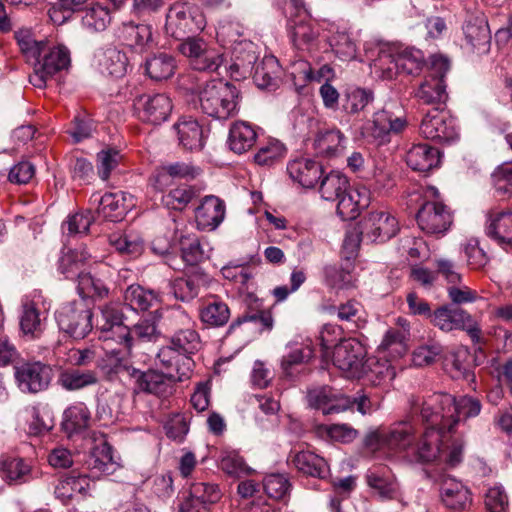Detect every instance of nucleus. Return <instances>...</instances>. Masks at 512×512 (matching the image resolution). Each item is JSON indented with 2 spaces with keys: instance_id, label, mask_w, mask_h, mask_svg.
Returning a JSON list of instances; mask_svg holds the SVG:
<instances>
[{
  "instance_id": "1",
  "label": "nucleus",
  "mask_w": 512,
  "mask_h": 512,
  "mask_svg": "<svg viewBox=\"0 0 512 512\" xmlns=\"http://www.w3.org/2000/svg\"><path fill=\"white\" fill-rule=\"evenodd\" d=\"M453 410V396L448 393H433L427 396L411 395L408 399V417L420 419L426 426L454 431L455 421L449 420L448 413Z\"/></svg>"
},
{
  "instance_id": "2",
  "label": "nucleus",
  "mask_w": 512,
  "mask_h": 512,
  "mask_svg": "<svg viewBox=\"0 0 512 512\" xmlns=\"http://www.w3.org/2000/svg\"><path fill=\"white\" fill-rule=\"evenodd\" d=\"M240 90L229 82L213 80L199 88L198 101L201 111L218 120H227L238 113Z\"/></svg>"
},
{
  "instance_id": "3",
  "label": "nucleus",
  "mask_w": 512,
  "mask_h": 512,
  "mask_svg": "<svg viewBox=\"0 0 512 512\" xmlns=\"http://www.w3.org/2000/svg\"><path fill=\"white\" fill-rule=\"evenodd\" d=\"M206 26V17L201 8L190 2L173 3L167 14L165 32L181 42L194 38Z\"/></svg>"
},
{
  "instance_id": "4",
  "label": "nucleus",
  "mask_w": 512,
  "mask_h": 512,
  "mask_svg": "<svg viewBox=\"0 0 512 512\" xmlns=\"http://www.w3.org/2000/svg\"><path fill=\"white\" fill-rule=\"evenodd\" d=\"M170 344L177 354L192 355L201 347V339L192 318L180 306L168 311L164 319Z\"/></svg>"
},
{
  "instance_id": "5",
  "label": "nucleus",
  "mask_w": 512,
  "mask_h": 512,
  "mask_svg": "<svg viewBox=\"0 0 512 512\" xmlns=\"http://www.w3.org/2000/svg\"><path fill=\"white\" fill-rule=\"evenodd\" d=\"M93 313L84 301H72L56 311V322L61 331L74 339L85 338L93 328Z\"/></svg>"
},
{
  "instance_id": "6",
  "label": "nucleus",
  "mask_w": 512,
  "mask_h": 512,
  "mask_svg": "<svg viewBox=\"0 0 512 512\" xmlns=\"http://www.w3.org/2000/svg\"><path fill=\"white\" fill-rule=\"evenodd\" d=\"M178 50L189 58L191 66L198 71L216 72L223 64V55L200 37L181 42Z\"/></svg>"
},
{
  "instance_id": "7",
  "label": "nucleus",
  "mask_w": 512,
  "mask_h": 512,
  "mask_svg": "<svg viewBox=\"0 0 512 512\" xmlns=\"http://www.w3.org/2000/svg\"><path fill=\"white\" fill-rule=\"evenodd\" d=\"M420 134L432 141L450 143L458 138L455 120L439 108L427 111L419 127Z\"/></svg>"
},
{
  "instance_id": "8",
  "label": "nucleus",
  "mask_w": 512,
  "mask_h": 512,
  "mask_svg": "<svg viewBox=\"0 0 512 512\" xmlns=\"http://www.w3.org/2000/svg\"><path fill=\"white\" fill-rule=\"evenodd\" d=\"M138 118L153 125L166 121L172 112V101L164 93H143L133 100Z\"/></svg>"
},
{
  "instance_id": "9",
  "label": "nucleus",
  "mask_w": 512,
  "mask_h": 512,
  "mask_svg": "<svg viewBox=\"0 0 512 512\" xmlns=\"http://www.w3.org/2000/svg\"><path fill=\"white\" fill-rule=\"evenodd\" d=\"M365 354V349L359 341L348 339L334 346L332 360L334 366L348 377L362 378Z\"/></svg>"
},
{
  "instance_id": "10",
  "label": "nucleus",
  "mask_w": 512,
  "mask_h": 512,
  "mask_svg": "<svg viewBox=\"0 0 512 512\" xmlns=\"http://www.w3.org/2000/svg\"><path fill=\"white\" fill-rule=\"evenodd\" d=\"M54 373L50 365L37 362H26L15 367V378L23 392L36 394L50 386Z\"/></svg>"
},
{
  "instance_id": "11",
  "label": "nucleus",
  "mask_w": 512,
  "mask_h": 512,
  "mask_svg": "<svg viewBox=\"0 0 512 512\" xmlns=\"http://www.w3.org/2000/svg\"><path fill=\"white\" fill-rule=\"evenodd\" d=\"M447 430L425 428L408 450L406 460L414 464H429L441 455V443Z\"/></svg>"
},
{
  "instance_id": "12",
  "label": "nucleus",
  "mask_w": 512,
  "mask_h": 512,
  "mask_svg": "<svg viewBox=\"0 0 512 512\" xmlns=\"http://www.w3.org/2000/svg\"><path fill=\"white\" fill-rule=\"evenodd\" d=\"M416 220L419 228L427 234H443L453 222L450 209L436 201L423 203L417 212Z\"/></svg>"
},
{
  "instance_id": "13",
  "label": "nucleus",
  "mask_w": 512,
  "mask_h": 512,
  "mask_svg": "<svg viewBox=\"0 0 512 512\" xmlns=\"http://www.w3.org/2000/svg\"><path fill=\"white\" fill-rule=\"evenodd\" d=\"M398 231V221L385 211L370 212L360 222V234L373 242H385L394 237Z\"/></svg>"
},
{
  "instance_id": "14",
  "label": "nucleus",
  "mask_w": 512,
  "mask_h": 512,
  "mask_svg": "<svg viewBox=\"0 0 512 512\" xmlns=\"http://www.w3.org/2000/svg\"><path fill=\"white\" fill-rule=\"evenodd\" d=\"M307 401L310 407L321 409L324 415L346 411L352 403L349 397L335 394L329 386L309 389Z\"/></svg>"
},
{
  "instance_id": "15",
  "label": "nucleus",
  "mask_w": 512,
  "mask_h": 512,
  "mask_svg": "<svg viewBox=\"0 0 512 512\" xmlns=\"http://www.w3.org/2000/svg\"><path fill=\"white\" fill-rule=\"evenodd\" d=\"M210 283L209 275L199 268H192L183 277L174 279L170 283L171 292L177 300L189 302L196 298L202 287Z\"/></svg>"
},
{
  "instance_id": "16",
  "label": "nucleus",
  "mask_w": 512,
  "mask_h": 512,
  "mask_svg": "<svg viewBox=\"0 0 512 512\" xmlns=\"http://www.w3.org/2000/svg\"><path fill=\"white\" fill-rule=\"evenodd\" d=\"M290 4L296 10L295 18H293L292 12L290 13L291 19L288 24L292 41L296 47L304 49L316 40L318 33L307 21L308 13L303 7V2L301 0H291Z\"/></svg>"
},
{
  "instance_id": "17",
  "label": "nucleus",
  "mask_w": 512,
  "mask_h": 512,
  "mask_svg": "<svg viewBox=\"0 0 512 512\" xmlns=\"http://www.w3.org/2000/svg\"><path fill=\"white\" fill-rule=\"evenodd\" d=\"M413 422L407 415L406 419L392 424L385 432V446L390 450L403 452L407 458L408 450L416 440V429Z\"/></svg>"
},
{
  "instance_id": "18",
  "label": "nucleus",
  "mask_w": 512,
  "mask_h": 512,
  "mask_svg": "<svg viewBox=\"0 0 512 512\" xmlns=\"http://www.w3.org/2000/svg\"><path fill=\"white\" fill-rule=\"evenodd\" d=\"M225 211L223 200L214 195L205 196L195 209L198 228L209 231L216 229L224 220Z\"/></svg>"
},
{
  "instance_id": "19",
  "label": "nucleus",
  "mask_w": 512,
  "mask_h": 512,
  "mask_svg": "<svg viewBox=\"0 0 512 512\" xmlns=\"http://www.w3.org/2000/svg\"><path fill=\"white\" fill-rule=\"evenodd\" d=\"M244 302L246 310L241 316L232 321L228 332H232L246 322L255 323L260 331L271 330L273 327V317L270 311L263 308L262 302L251 294L245 297Z\"/></svg>"
},
{
  "instance_id": "20",
  "label": "nucleus",
  "mask_w": 512,
  "mask_h": 512,
  "mask_svg": "<svg viewBox=\"0 0 512 512\" xmlns=\"http://www.w3.org/2000/svg\"><path fill=\"white\" fill-rule=\"evenodd\" d=\"M440 496L443 504L451 510H465L472 503L468 488L461 482L448 476L441 479Z\"/></svg>"
},
{
  "instance_id": "21",
  "label": "nucleus",
  "mask_w": 512,
  "mask_h": 512,
  "mask_svg": "<svg viewBox=\"0 0 512 512\" xmlns=\"http://www.w3.org/2000/svg\"><path fill=\"white\" fill-rule=\"evenodd\" d=\"M337 214L344 221L356 219L360 211L369 206L370 195L366 188H349L336 200Z\"/></svg>"
},
{
  "instance_id": "22",
  "label": "nucleus",
  "mask_w": 512,
  "mask_h": 512,
  "mask_svg": "<svg viewBox=\"0 0 512 512\" xmlns=\"http://www.w3.org/2000/svg\"><path fill=\"white\" fill-rule=\"evenodd\" d=\"M486 232L499 245L512 247V211L491 209Z\"/></svg>"
},
{
  "instance_id": "23",
  "label": "nucleus",
  "mask_w": 512,
  "mask_h": 512,
  "mask_svg": "<svg viewBox=\"0 0 512 512\" xmlns=\"http://www.w3.org/2000/svg\"><path fill=\"white\" fill-rule=\"evenodd\" d=\"M287 172L302 187L313 188L323 176V167L314 160L300 158L288 163Z\"/></svg>"
},
{
  "instance_id": "24",
  "label": "nucleus",
  "mask_w": 512,
  "mask_h": 512,
  "mask_svg": "<svg viewBox=\"0 0 512 512\" xmlns=\"http://www.w3.org/2000/svg\"><path fill=\"white\" fill-rule=\"evenodd\" d=\"M174 383V374H165L158 370L149 369L143 372V376H141L140 382L134 390L136 393L142 392L166 397L172 394Z\"/></svg>"
},
{
  "instance_id": "25",
  "label": "nucleus",
  "mask_w": 512,
  "mask_h": 512,
  "mask_svg": "<svg viewBox=\"0 0 512 512\" xmlns=\"http://www.w3.org/2000/svg\"><path fill=\"white\" fill-rule=\"evenodd\" d=\"M463 33L467 44L473 50L486 52L489 49L491 34L488 22L483 15L471 16L465 21Z\"/></svg>"
},
{
  "instance_id": "26",
  "label": "nucleus",
  "mask_w": 512,
  "mask_h": 512,
  "mask_svg": "<svg viewBox=\"0 0 512 512\" xmlns=\"http://www.w3.org/2000/svg\"><path fill=\"white\" fill-rule=\"evenodd\" d=\"M407 122L402 117H394L392 113L381 110L374 114L372 125L369 128L371 136L379 143L388 141L387 137L391 134L402 132Z\"/></svg>"
},
{
  "instance_id": "27",
  "label": "nucleus",
  "mask_w": 512,
  "mask_h": 512,
  "mask_svg": "<svg viewBox=\"0 0 512 512\" xmlns=\"http://www.w3.org/2000/svg\"><path fill=\"white\" fill-rule=\"evenodd\" d=\"M174 128L180 145L190 151L201 150L204 146L202 126L192 117H182L175 123Z\"/></svg>"
},
{
  "instance_id": "28",
  "label": "nucleus",
  "mask_w": 512,
  "mask_h": 512,
  "mask_svg": "<svg viewBox=\"0 0 512 512\" xmlns=\"http://www.w3.org/2000/svg\"><path fill=\"white\" fill-rule=\"evenodd\" d=\"M406 163L415 171L428 172L439 165L440 152L428 144H417L407 152Z\"/></svg>"
},
{
  "instance_id": "29",
  "label": "nucleus",
  "mask_w": 512,
  "mask_h": 512,
  "mask_svg": "<svg viewBox=\"0 0 512 512\" xmlns=\"http://www.w3.org/2000/svg\"><path fill=\"white\" fill-rule=\"evenodd\" d=\"M345 140V136L338 129L323 130L317 133L313 147L317 155L334 158L344 151Z\"/></svg>"
},
{
  "instance_id": "30",
  "label": "nucleus",
  "mask_w": 512,
  "mask_h": 512,
  "mask_svg": "<svg viewBox=\"0 0 512 512\" xmlns=\"http://www.w3.org/2000/svg\"><path fill=\"white\" fill-rule=\"evenodd\" d=\"M256 139L257 132L250 123L236 121L231 125L228 144L233 152L242 154L248 151L254 146Z\"/></svg>"
},
{
  "instance_id": "31",
  "label": "nucleus",
  "mask_w": 512,
  "mask_h": 512,
  "mask_svg": "<svg viewBox=\"0 0 512 512\" xmlns=\"http://www.w3.org/2000/svg\"><path fill=\"white\" fill-rule=\"evenodd\" d=\"M124 302L134 311L145 312L161 302L160 294L139 284L128 286L124 292Z\"/></svg>"
},
{
  "instance_id": "32",
  "label": "nucleus",
  "mask_w": 512,
  "mask_h": 512,
  "mask_svg": "<svg viewBox=\"0 0 512 512\" xmlns=\"http://www.w3.org/2000/svg\"><path fill=\"white\" fill-rule=\"evenodd\" d=\"M290 461L298 471L312 477L322 478L326 473L327 463L324 458L311 451L291 452Z\"/></svg>"
},
{
  "instance_id": "33",
  "label": "nucleus",
  "mask_w": 512,
  "mask_h": 512,
  "mask_svg": "<svg viewBox=\"0 0 512 512\" xmlns=\"http://www.w3.org/2000/svg\"><path fill=\"white\" fill-rule=\"evenodd\" d=\"M95 370L65 369L58 376V384L67 391H76L97 384Z\"/></svg>"
},
{
  "instance_id": "34",
  "label": "nucleus",
  "mask_w": 512,
  "mask_h": 512,
  "mask_svg": "<svg viewBox=\"0 0 512 512\" xmlns=\"http://www.w3.org/2000/svg\"><path fill=\"white\" fill-rule=\"evenodd\" d=\"M2 478L9 484H23L32 479V469L22 458L6 457L0 460Z\"/></svg>"
},
{
  "instance_id": "35",
  "label": "nucleus",
  "mask_w": 512,
  "mask_h": 512,
  "mask_svg": "<svg viewBox=\"0 0 512 512\" xmlns=\"http://www.w3.org/2000/svg\"><path fill=\"white\" fill-rule=\"evenodd\" d=\"M91 414L88 408L79 403L68 407L63 413L62 430L69 436L89 427Z\"/></svg>"
},
{
  "instance_id": "36",
  "label": "nucleus",
  "mask_w": 512,
  "mask_h": 512,
  "mask_svg": "<svg viewBox=\"0 0 512 512\" xmlns=\"http://www.w3.org/2000/svg\"><path fill=\"white\" fill-rule=\"evenodd\" d=\"M176 62L170 54L161 52L148 57L145 61V71L150 79L163 81L169 79L175 72Z\"/></svg>"
},
{
  "instance_id": "37",
  "label": "nucleus",
  "mask_w": 512,
  "mask_h": 512,
  "mask_svg": "<svg viewBox=\"0 0 512 512\" xmlns=\"http://www.w3.org/2000/svg\"><path fill=\"white\" fill-rule=\"evenodd\" d=\"M314 356L310 346L294 345L287 348L281 359V369L286 377H294L297 368Z\"/></svg>"
},
{
  "instance_id": "38",
  "label": "nucleus",
  "mask_w": 512,
  "mask_h": 512,
  "mask_svg": "<svg viewBox=\"0 0 512 512\" xmlns=\"http://www.w3.org/2000/svg\"><path fill=\"white\" fill-rule=\"evenodd\" d=\"M279 63L274 56L264 57L255 67L252 78L261 89L276 87L279 74Z\"/></svg>"
},
{
  "instance_id": "39",
  "label": "nucleus",
  "mask_w": 512,
  "mask_h": 512,
  "mask_svg": "<svg viewBox=\"0 0 512 512\" xmlns=\"http://www.w3.org/2000/svg\"><path fill=\"white\" fill-rule=\"evenodd\" d=\"M319 185L321 197L327 201H336L350 188L348 178L339 171H331L322 176Z\"/></svg>"
},
{
  "instance_id": "40",
  "label": "nucleus",
  "mask_w": 512,
  "mask_h": 512,
  "mask_svg": "<svg viewBox=\"0 0 512 512\" xmlns=\"http://www.w3.org/2000/svg\"><path fill=\"white\" fill-rule=\"evenodd\" d=\"M213 301L207 302L200 310L201 321L213 328L222 327L230 319V309L228 305L213 296Z\"/></svg>"
},
{
  "instance_id": "41",
  "label": "nucleus",
  "mask_w": 512,
  "mask_h": 512,
  "mask_svg": "<svg viewBox=\"0 0 512 512\" xmlns=\"http://www.w3.org/2000/svg\"><path fill=\"white\" fill-rule=\"evenodd\" d=\"M471 354L466 348H460L446 357V367L454 378H463L474 382L475 374L472 371Z\"/></svg>"
},
{
  "instance_id": "42",
  "label": "nucleus",
  "mask_w": 512,
  "mask_h": 512,
  "mask_svg": "<svg viewBox=\"0 0 512 512\" xmlns=\"http://www.w3.org/2000/svg\"><path fill=\"white\" fill-rule=\"evenodd\" d=\"M416 97L428 105L444 103L448 98L445 81L441 78L426 77L419 86Z\"/></svg>"
},
{
  "instance_id": "43",
  "label": "nucleus",
  "mask_w": 512,
  "mask_h": 512,
  "mask_svg": "<svg viewBox=\"0 0 512 512\" xmlns=\"http://www.w3.org/2000/svg\"><path fill=\"white\" fill-rule=\"evenodd\" d=\"M101 72L112 77L125 75L128 65L126 54L116 48H108L99 60Z\"/></svg>"
},
{
  "instance_id": "44",
  "label": "nucleus",
  "mask_w": 512,
  "mask_h": 512,
  "mask_svg": "<svg viewBox=\"0 0 512 512\" xmlns=\"http://www.w3.org/2000/svg\"><path fill=\"white\" fill-rule=\"evenodd\" d=\"M127 211L124 198L117 193H106L99 199L97 212L104 219L117 222L123 219Z\"/></svg>"
},
{
  "instance_id": "45",
  "label": "nucleus",
  "mask_w": 512,
  "mask_h": 512,
  "mask_svg": "<svg viewBox=\"0 0 512 512\" xmlns=\"http://www.w3.org/2000/svg\"><path fill=\"white\" fill-rule=\"evenodd\" d=\"M258 64V55L252 49H243L236 53L230 65V75L235 80L250 77Z\"/></svg>"
},
{
  "instance_id": "46",
  "label": "nucleus",
  "mask_w": 512,
  "mask_h": 512,
  "mask_svg": "<svg viewBox=\"0 0 512 512\" xmlns=\"http://www.w3.org/2000/svg\"><path fill=\"white\" fill-rule=\"evenodd\" d=\"M37 64L45 71L46 74H49L52 77L57 72L69 67V51L63 46L54 47L44 55L42 61H39L38 59Z\"/></svg>"
},
{
  "instance_id": "47",
  "label": "nucleus",
  "mask_w": 512,
  "mask_h": 512,
  "mask_svg": "<svg viewBox=\"0 0 512 512\" xmlns=\"http://www.w3.org/2000/svg\"><path fill=\"white\" fill-rule=\"evenodd\" d=\"M394 368L387 362H380L374 358L367 359L364 363L363 375L369 382L377 386L394 379Z\"/></svg>"
},
{
  "instance_id": "48",
  "label": "nucleus",
  "mask_w": 512,
  "mask_h": 512,
  "mask_svg": "<svg viewBox=\"0 0 512 512\" xmlns=\"http://www.w3.org/2000/svg\"><path fill=\"white\" fill-rule=\"evenodd\" d=\"M86 463L92 470L109 474L114 463L111 445L106 441L96 444L92 448Z\"/></svg>"
},
{
  "instance_id": "49",
  "label": "nucleus",
  "mask_w": 512,
  "mask_h": 512,
  "mask_svg": "<svg viewBox=\"0 0 512 512\" xmlns=\"http://www.w3.org/2000/svg\"><path fill=\"white\" fill-rule=\"evenodd\" d=\"M482 404L478 398L472 396H461L456 399L453 396V410L449 411V420L455 421V426L460 421V416L466 420L468 418L476 417L480 414Z\"/></svg>"
},
{
  "instance_id": "50",
  "label": "nucleus",
  "mask_w": 512,
  "mask_h": 512,
  "mask_svg": "<svg viewBox=\"0 0 512 512\" xmlns=\"http://www.w3.org/2000/svg\"><path fill=\"white\" fill-rule=\"evenodd\" d=\"M199 193L200 191L194 186L181 185L164 195L162 202L170 209L183 210Z\"/></svg>"
},
{
  "instance_id": "51",
  "label": "nucleus",
  "mask_w": 512,
  "mask_h": 512,
  "mask_svg": "<svg viewBox=\"0 0 512 512\" xmlns=\"http://www.w3.org/2000/svg\"><path fill=\"white\" fill-rule=\"evenodd\" d=\"M330 314H336L339 321L346 324L347 328L352 330L358 328V322L361 320L362 305L360 302L351 299L339 306L331 307Z\"/></svg>"
},
{
  "instance_id": "52",
  "label": "nucleus",
  "mask_w": 512,
  "mask_h": 512,
  "mask_svg": "<svg viewBox=\"0 0 512 512\" xmlns=\"http://www.w3.org/2000/svg\"><path fill=\"white\" fill-rule=\"evenodd\" d=\"M332 50L343 61L354 60L357 55V47L351 36L344 31H337L330 37Z\"/></svg>"
},
{
  "instance_id": "53",
  "label": "nucleus",
  "mask_w": 512,
  "mask_h": 512,
  "mask_svg": "<svg viewBox=\"0 0 512 512\" xmlns=\"http://www.w3.org/2000/svg\"><path fill=\"white\" fill-rule=\"evenodd\" d=\"M407 335L408 330L407 329H396L391 328L389 329L381 344L380 349L384 351H388L393 356H402L407 352Z\"/></svg>"
},
{
  "instance_id": "54",
  "label": "nucleus",
  "mask_w": 512,
  "mask_h": 512,
  "mask_svg": "<svg viewBox=\"0 0 512 512\" xmlns=\"http://www.w3.org/2000/svg\"><path fill=\"white\" fill-rule=\"evenodd\" d=\"M86 260L83 252L69 250L59 260V270L67 279H78L83 274L82 267Z\"/></svg>"
},
{
  "instance_id": "55",
  "label": "nucleus",
  "mask_w": 512,
  "mask_h": 512,
  "mask_svg": "<svg viewBox=\"0 0 512 512\" xmlns=\"http://www.w3.org/2000/svg\"><path fill=\"white\" fill-rule=\"evenodd\" d=\"M109 243L121 254L137 256L143 251V241L134 235L113 233Z\"/></svg>"
},
{
  "instance_id": "56",
  "label": "nucleus",
  "mask_w": 512,
  "mask_h": 512,
  "mask_svg": "<svg viewBox=\"0 0 512 512\" xmlns=\"http://www.w3.org/2000/svg\"><path fill=\"white\" fill-rule=\"evenodd\" d=\"M111 17L107 8L94 5L85 11L82 23L94 32L104 31L110 23Z\"/></svg>"
},
{
  "instance_id": "57",
  "label": "nucleus",
  "mask_w": 512,
  "mask_h": 512,
  "mask_svg": "<svg viewBox=\"0 0 512 512\" xmlns=\"http://www.w3.org/2000/svg\"><path fill=\"white\" fill-rule=\"evenodd\" d=\"M374 100V94L369 89L354 88L346 93L344 109L351 114L358 113Z\"/></svg>"
},
{
  "instance_id": "58",
  "label": "nucleus",
  "mask_w": 512,
  "mask_h": 512,
  "mask_svg": "<svg viewBox=\"0 0 512 512\" xmlns=\"http://www.w3.org/2000/svg\"><path fill=\"white\" fill-rule=\"evenodd\" d=\"M393 172L385 165H376L369 186L378 194H387L395 186Z\"/></svg>"
},
{
  "instance_id": "59",
  "label": "nucleus",
  "mask_w": 512,
  "mask_h": 512,
  "mask_svg": "<svg viewBox=\"0 0 512 512\" xmlns=\"http://www.w3.org/2000/svg\"><path fill=\"white\" fill-rule=\"evenodd\" d=\"M14 37L20 50L27 56L36 60L39 59L42 52H44L46 43L43 41H36L33 39L30 30L21 29L15 32Z\"/></svg>"
},
{
  "instance_id": "60",
  "label": "nucleus",
  "mask_w": 512,
  "mask_h": 512,
  "mask_svg": "<svg viewBox=\"0 0 512 512\" xmlns=\"http://www.w3.org/2000/svg\"><path fill=\"white\" fill-rule=\"evenodd\" d=\"M263 487L270 498L283 500L289 494L291 484L284 475L271 474L264 478Z\"/></svg>"
},
{
  "instance_id": "61",
  "label": "nucleus",
  "mask_w": 512,
  "mask_h": 512,
  "mask_svg": "<svg viewBox=\"0 0 512 512\" xmlns=\"http://www.w3.org/2000/svg\"><path fill=\"white\" fill-rule=\"evenodd\" d=\"M352 269L353 263L347 264L343 261L340 268L332 265L325 267V276L331 286L340 289L348 288L353 282L351 275Z\"/></svg>"
},
{
  "instance_id": "62",
  "label": "nucleus",
  "mask_w": 512,
  "mask_h": 512,
  "mask_svg": "<svg viewBox=\"0 0 512 512\" xmlns=\"http://www.w3.org/2000/svg\"><path fill=\"white\" fill-rule=\"evenodd\" d=\"M373 67L376 73L384 79H393L400 74L398 65V55H393L386 51H381L378 57L373 61Z\"/></svg>"
},
{
  "instance_id": "63",
  "label": "nucleus",
  "mask_w": 512,
  "mask_h": 512,
  "mask_svg": "<svg viewBox=\"0 0 512 512\" xmlns=\"http://www.w3.org/2000/svg\"><path fill=\"white\" fill-rule=\"evenodd\" d=\"M180 246L183 260L191 266H196L204 259V252L196 236H182Z\"/></svg>"
},
{
  "instance_id": "64",
  "label": "nucleus",
  "mask_w": 512,
  "mask_h": 512,
  "mask_svg": "<svg viewBox=\"0 0 512 512\" xmlns=\"http://www.w3.org/2000/svg\"><path fill=\"white\" fill-rule=\"evenodd\" d=\"M78 292L83 297L103 298L108 294V288L99 279L93 278L89 273L79 274Z\"/></svg>"
}]
</instances>
